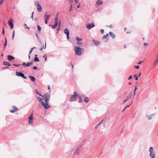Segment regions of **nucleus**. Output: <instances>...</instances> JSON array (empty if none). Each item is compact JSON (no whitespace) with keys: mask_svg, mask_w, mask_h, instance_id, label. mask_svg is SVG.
I'll return each instance as SVG.
<instances>
[{"mask_svg":"<svg viewBox=\"0 0 158 158\" xmlns=\"http://www.w3.org/2000/svg\"><path fill=\"white\" fill-rule=\"evenodd\" d=\"M38 33V32L37 31H36L35 32V35H36V36L37 37V40H38L39 42L40 43H41V41L40 40V38H39V36L38 35V34H37Z\"/></svg>","mask_w":158,"mask_h":158,"instance_id":"nucleus-18","label":"nucleus"},{"mask_svg":"<svg viewBox=\"0 0 158 158\" xmlns=\"http://www.w3.org/2000/svg\"><path fill=\"white\" fill-rule=\"evenodd\" d=\"M95 26V25L94 23H92V24L88 23L86 25V28L89 30L91 29L92 28Z\"/></svg>","mask_w":158,"mask_h":158,"instance_id":"nucleus-6","label":"nucleus"},{"mask_svg":"<svg viewBox=\"0 0 158 158\" xmlns=\"http://www.w3.org/2000/svg\"><path fill=\"white\" fill-rule=\"evenodd\" d=\"M154 114H152L150 115H147V117L148 118V120H150L152 119V116H153Z\"/></svg>","mask_w":158,"mask_h":158,"instance_id":"nucleus-24","label":"nucleus"},{"mask_svg":"<svg viewBox=\"0 0 158 158\" xmlns=\"http://www.w3.org/2000/svg\"><path fill=\"white\" fill-rule=\"evenodd\" d=\"M41 103L42 106L46 109H48V105L46 104V106L44 102L42 101V99L39 97H37L36 98Z\"/></svg>","mask_w":158,"mask_h":158,"instance_id":"nucleus-3","label":"nucleus"},{"mask_svg":"<svg viewBox=\"0 0 158 158\" xmlns=\"http://www.w3.org/2000/svg\"><path fill=\"white\" fill-rule=\"evenodd\" d=\"M35 92L37 94H38L40 96H42V95L39 93V91H38L37 90V89L35 90Z\"/></svg>","mask_w":158,"mask_h":158,"instance_id":"nucleus-31","label":"nucleus"},{"mask_svg":"<svg viewBox=\"0 0 158 158\" xmlns=\"http://www.w3.org/2000/svg\"><path fill=\"white\" fill-rule=\"evenodd\" d=\"M108 37V34H107L106 35H104L103 36L102 39H107Z\"/></svg>","mask_w":158,"mask_h":158,"instance_id":"nucleus-23","label":"nucleus"},{"mask_svg":"<svg viewBox=\"0 0 158 158\" xmlns=\"http://www.w3.org/2000/svg\"><path fill=\"white\" fill-rule=\"evenodd\" d=\"M83 144L84 143L82 142V143L79 144L77 146L80 148L82 146Z\"/></svg>","mask_w":158,"mask_h":158,"instance_id":"nucleus-28","label":"nucleus"},{"mask_svg":"<svg viewBox=\"0 0 158 158\" xmlns=\"http://www.w3.org/2000/svg\"><path fill=\"white\" fill-rule=\"evenodd\" d=\"M46 47V42L45 41V44L44 49H45Z\"/></svg>","mask_w":158,"mask_h":158,"instance_id":"nucleus-61","label":"nucleus"},{"mask_svg":"<svg viewBox=\"0 0 158 158\" xmlns=\"http://www.w3.org/2000/svg\"><path fill=\"white\" fill-rule=\"evenodd\" d=\"M137 89V86H136L135 87L134 90L135 91V90Z\"/></svg>","mask_w":158,"mask_h":158,"instance_id":"nucleus-63","label":"nucleus"},{"mask_svg":"<svg viewBox=\"0 0 158 158\" xmlns=\"http://www.w3.org/2000/svg\"><path fill=\"white\" fill-rule=\"evenodd\" d=\"M2 34L3 35H4L5 34L4 28H3V31H2Z\"/></svg>","mask_w":158,"mask_h":158,"instance_id":"nucleus-50","label":"nucleus"},{"mask_svg":"<svg viewBox=\"0 0 158 158\" xmlns=\"http://www.w3.org/2000/svg\"><path fill=\"white\" fill-rule=\"evenodd\" d=\"M43 57L45 59V61H46L47 60V55L46 54H45V55H44L43 56Z\"/></svg>","mask_w":158,"mask_h":158,"instance_id":"nucleus-34","label":"nucleus"},{"mask_svg":"<svg viewBox=\"0 0 158 158\" xmlns=\"http://www.w3.org/2000/svg\"><path fill=\"white\" fill-rule=\"evenodd\" d=\"M15 73L16 75L18 76L21 77L25 79H26L27 78V77L25 76L24 74L21 72H16Z\"/></svg>","mask_w":158,"mask_h":158,"instance_id":"nucleus-5","label":"nucleus"},{"mask_svg":"<svg viewBox=\"0 0 158 158\" xmlns=\"http://www.w3.org/2000/svg\"><path fill=\"white\" fill-rule=\"evenodd\" d=\"M60 27H59L57 29V34L58 33L59 31H60Z\"/></svg>","mask_w":158,"mask_h":158,"instance_id":"nucleus-46","label":"nucleus"},{"mask_svg":"<svg viewBox=\"0 0 158 158\" xmlns=\"http://www.w3.org/2000/svg\"><path fill=\"white\" fill-rule=\"evenodd\" d=\"M80 149V148L78 147L77 146L75 150L74 153H77L78 154H79V152L78 151Z\"/></svg>","mask_w":158,"mask_h":158,"instance_id":"nucleus-16","label":"nucleus"},{"mask_svg":"<svg viewBox=\"0 0 158 158\" xmlns=\"http://www.w3.org/2000/svg\"><path fill=\"white\" fill-rule=\"evenodd\" d=\"M50 96L49 94L48 93H46L43 96H42V101H43V100H44L45 101V102H44V103H45L46 105L45 106H46V104L48 105V109L50 107V106L48 104V102Z\"/></svg>","mask_w":158,"mask_h":158,"instance_id":"nucleus-1","label":"nucleus"},{"mask_svg":"<svg viewBox=\"0 0 158 158\" xmlns=\"http://www.w3.org/2000/svg\"><path fill=\"white\" fill-rule=\"evenodd\" d=\"M67 38L68 40H69V34L67 35Z\"/></svg>","mask_w":158,"mask_h":158,"instance_id":"nucleus-57","label":"nucleus"},{"mask_svg":"<svg viewBox=\"0 0 158 158\" xmlns=\"http://www.w3.org/2000/svg\"><path fill=\"white\" fill-rule=\"evenodd\" d=\"M13 21V19L12 18H10L9 21H8L9 25L11 29H12L13 28V24L12 22Z\"/></svg>","mask_w":158,"mask_h":158,"instance_id":"nucleus-7","label":"nucleus"},{"mask_svg":"<svg viewBox=\"0 0 158 158\" xmlns=\"http://www.w3.org/2000/svg\"><path fill=\"white\" fill-rule=\"evenodd\" d=\"M149 152H154V151H153V148L152 147H150V148L149 150Z\"/></svg>","mask_w":158,"mask_h":158,"instance_id":"nucleus-25","label":"nucleus"},{"mask_svg":"<svg viewBox=\"0 0 158 158\" xmlns=\"http://www.w3.org/2000/svg\"><path fill=\"white\" fill-rule=\"evenodd\" d=\"M74 50L76 54L79 56H81L84 51L83 48L78 47L76 46H74Z\"/></svg>","mask_w":158,"mask_h":158,"instance_id":"nucleus-2","label":"nucleus"},{"mask_svg":"<svg viewBox=\"0 0 158 158\" xmlns=\"http://www.w3.org/2000/svg\"><path fill=\"white\" fill-rule=\"evenodd\" d=\"M7 57L8 60L10 61H11L13 60H14L15 59V58L14 57L12 56L11 55H8L7 56Z\"/></svg>","mask_w":158,"mask_h":158,"instance_id":"nucleus-12","label":"nucleus"},{"mask_svg":"<svg viewBox=\"0 0 158 158\" xmlns=\"http://www.w3.org/2000/svg\"><path fill=\"white\" fill-rule=\"evenodd\" d=\"M7 43L5 42V43L4 44V48H5L6 46Z\"/></svg>","mask_w":158,"mask_h":158,"instance_id":"nucleus-51","label":"nucleus"},{"mask_svg":"<svg viewBox=\"0 0 158 158\" xmlns=\"http://www.w3.org/2000/svg\"><path fill=\"white\" fill-rule=\"evenodd\" d=\"M30 64L31 63H30V62H27L26 64V66L27 67H28L30 65Z\"/></svg>","mask_w":158,"mask_h":158,"instance_id":"nucleus-41","label":"nucleus"},{"mask_svg":"<svg viewBox=\"0 0 158 158\" xmlns=\"http://www.w3.org/2000/svg\"><path fill=\"white\" fill-rule=\"evenodd\" d=\"M132 76L131 75H130L128 78V80H130L132 78Z\"/></svg>","mask_w":158,"mask_h":158,"instance_id":"nucleus-52","label":"nucleus"},{"mask_svg":"<svg viewBox=\"0 0 158 158\" xmlns=\"http://www.w3.org/2000/svg\"><path fill=\"white\" fill-rule=\"evenodd\" d=\"M48 20V19H45V23L46 24H47Z\"/></svg>","mask_w":158,"mask_h":158,"instance_id":"nucleus-45","label":"nucleus"},{"mask_svg":"<svg viewBox=\"0 0 158 158\" xmlns=\"http://www.w3.org/2000/svg\"><path fill=\"white\" fill-rule=\"evenodd\" d=\"M79 0H75V2L76 3L78 2Z\"/></svg>","mask_w":158,"mask_h":158,"instance_id":"nucleus-64","label":"nucleus"},{"mask_svg":"<svg viewBox=\"0 0 158 158\" xmlns=\"http://www.w3.org/2000/svg\"><path fill=\"white\" fill-rule=\"evenodd\" d=\"M13 65L15 66L18 67L20 65V64H14Z\"/></svg>","mask_w":158,"mask_h":158,"instance_id":"nucleus-38","label":"nucleus"},{"mask_svg":"<svg viewBox=\"0 0 158 158\" xmlns=\"http://www.w3.org/2000/svg\"><path fill=\"white\" fill-rule=\"evenodd\" d=\"M29 77L30 80L33 82H35V78L34 76H29Z\"/></svg>","mask_w":158,"mask_h":158,"instance_id":"nucleus-17","label":"nucleus"},{"mask_svg":"<svg viewBox=\"0 0 158 158\" xmlns=\"http://www.w3.org/2000/svg\"><path fill=\"white\" fill-rule=\"evenodd\" d=\"M143 45H144V46H148V43H144V44Z\"/></svg>","mask_w":158,"mask_h":158,"instance_id":"nucleus-48","label":"nucleus"},{"mask_svg":"<svg viewBox=\"0 0 158 158\" xmlns=\"http://www.w3.org/2000/svg\"><path fill=\"white\" fill-rule=\"evenodd\" d=\"M134 67L136 68V69H138L139 67V66L138 65H137V66H136V65H135L134 66Z\"/></svg>","mask_w":158,"mask_h":158,"instance_id":"nucleus-43","label":"nucleus"},{"mask_svg":"<svg viewBox=\"0 0 158 158\" xmlns=\"http://www.w3.org/2000/svg\"><path fill=\"white\" fill-rule=\"evenodd\" d=\"M143 61H140L139 63H138V64H141L142 63H143Z\"/></svg>","mask_w":158,"mask_h":158,"instance_id":"nucleus-49","label":"nucleus"},{"mask_svg":"<svg viewBox=\"0 0 158 158\" xmlns=\"http://www.w3.org/2000/svg\"><path fill=\"white\" fill-rule=\"evenodd\" d=\"M35 4L36 6L37 10H41V7L38 1H35Z\"/></svg>","mask_w":158,"mask_h":158,"instance_id":"nucleus-8","label":"nucleus"},{"mask_svg":"<svg viewBox=\"0 0 158 158\" xmlns=\"http://www.w3.org/2000/svg\"><path fill=\"white\" fill-rule=\"evenodd\" d=\"M108 27L110 28H112L113 27V26L112 24H111Z\"/></svg>","mask_w":158,"mask_h":158,"instance_id":"nucleus-62","label":"nucleus"},{"mask_svg":"<svg viewBox=\"0 0 158 158\" xmlns=\"http://www.w3.org/2000/svg\"><path fill=\"white\" fill-rule=\"evenodd\" d=\"M3 0H1L0 1V5L3 3Z\"/></svg>","mask_w":158,"mask_h":158,"instance_id":"nucleus-60","label":"nucleus"},{"mask_svg":"<svg viewBox=\"0 0 158 158\" xmlns=\"http://www.w3.org/2000/svg\"><path fill=\"white\" fill-rule=\"evenodd\" d=\"M155 152H150L149 156L151 158H155Z\"/></svg>","mask_w":158,"mask_h":158,"instance_id":"nucleus-11","label":"nucleus"},{"mask_svg":"<svg viewBox=\"0 0 158 158\" xmlns=\"http://www.w3.org/2000/svg\"><path fill=\"white\" fill-rule=\"evenodd\" d=\"M76 40H77L78 41H80V39L78 37H77L76 38Z\"/></svg>","mask_w":158,"mask_h":158,"instance_id":"nucleus-47","label":"nucleus"},{"mask_svg":"<svg viewBox=\"0 0 158 158\" xmlns=\"http://www.w3.org/2000/svg\"><path fill=\"white\" fill-rule=\"evenodd\" d=\"M84 101L86 103H87L89 102V98L88 97H86L85 98Z\"/></svg>","mask_w":158,"mask_h":158,"instance_id":"nucleus-27","label":"nucleus"},{"mask_svg":"<svg viewBox=\"0 0 158 158\" xmlns=\"http://www.w3.org/2000/svg\"><path fill=\"white\" fill-rule=\"evenodd\" d=\"M92 42L96 46H98L100 44L99 41H96L94 40H93Z\"/></svg>","mask_w":158,"mask_h":158,"instance_id":"nucleus-13","label":"nucleus"},{"mask_svg":"<svg viewBox=\"0 0 158 158\" xmlns=\"http://www.w3.org/2000/svg\"><path fill=\"white\" fill-rule=\"evenodd\" d=\"M103 3V2L102 0H98L96 2V4L99 6L101 5H102Z\"/></svg>","mask_w":158,"mask_h":158,"instance_id":"nucleus-10","label":"nucleus"},{"mask_svg":"<svg viewBox=\"0 0 158 158\" xmlns=\"http://www.w3.org/2000/svg\"><path fill=\"white\" fill-rule=\"evenodd\" d=\"M24 25L25 27V28H28L29 29H30V28L28 27L27 26V24H24Z\"/></svg>","mask_w":158,"mask_h":158,"instance_id":"nucleus-39","label":"nucleus"},{"mask_svg":"<svg viewBox=\"0 0 158 158\" xmlns=\"http://www.w3.org/2000/svg\"><path fill=\"white\" fill-rule=\"evenodd\" d=\"M58 18L56 17L55 19V23H58Z\"/></svg>","mask_w":158,"mask_h":158,"instance_id":"nucleus-35","label":"nucleus"},{"mask_svg":"<svg viewBox=\"0 0 158 158\" xmlns=\"http://www.w3.org/2000/svg\"><path fill=\"white\" fill-rule=\"evenodd\" d=\"M34 61L35 62V61H37L39 62V59L37 57H35L34 59Z\"/></svg>","mask_w":158,"mask_h":158,"instance_id":"nucleus-26","label":"nucleus"},{"mask_svg":"<svg viewBox=\"0 0 158 158\" xmlns=\"http://www.w3.org/2000/svg\"><path fill=\"white\" fill-rule=\"evenodd\" d=\"M109 34L110 36L112 38L114 39L115 38V35L114 34H113L112 32L110 31L109 32Z\"/></svg>","mask_w":158,"mask_h":158,"instance_id":"nucleus-15","label":"nucleus"},{"mask_svg":"<svg viewBox=\"0 0 158 158\" xmlns=\"http://www.w3.org/2000/svg\"><path fill=\"white\" fill-rule=\"evenodd\" d=\"M130 105H127L125 107V109H126V108L129 107L130 106Z\"/></svg>","mask_w":158,"mask_h":158,"instance_id":"nucleus-54","label":"nucleus"},{"mask_svg":"<svg viewBox=\"0 0 158 158\" xmlns=\"http://www.w3.org/2000/svg\"><path fill=\"white\" fill-rule=\"evenodd\" d=\"M33 14H34V12H33L32 13L31 16V18H32V20H33Z\"/></svg>","mask_w":158,"mask_h":158,"instance_id":"nucleus-58","label":"nucleus"},{"mask_svg":"<svg viewBox=\"0 0 158 158\" xmlns=\"http://www.w3.org/2000/svg\"><path fill=\"white\" fill-rule=\"evenodd\" d=\"M77 96L78 97V98L79 99V103L82 102V98H81V95H79Z\"/></svg>","mask_w":158,"mask_h":158,"instance_id":"nucleus-22","label":"nucleus"},{"mask_svg":"<svg viewBox=\"0 0 158 158\" xmlns=\"http://www.w3.org/2000/svg\"><path fill=\"white\" fill-rule=\"evenodd\" d=\"M58 23H55L52 26V29H55V28L56 27H57V25H58Z\"/></svg>","mask_w":158,"mask_h":158,"instance_id":"nucleus-21","label":"nucleus"},{"mask_svg":"<svg viewBox=\"0 0 158 158\" xmlns=\"http://www.w3.org/2000/svg\"><path fill=\"white\" fill-rule=\"evenodd\" d=\"M15 31H14L13 32V34H12V40H13V39H14V36H15Z\"/></svg>","mask_w":158,"mask_h":158,"instance_id":"nucleus-36","label":"nucleus"},{"mask_svg":"<svg viewBox=\"0 0 158 158\" xmlns=\"http://www.w3.org/2000/svg\"><path fill=\"white\" fill-rule=\"evenodd\" d=\"M3 64L5 65L8 66H10L11 65L9 62L5 61L3 62Z\"/></svg>","mask_w":158,"mask_h":158,"instance_id":"nucleus-20","label":"nucleus"},{"mask_svg":"<svg viewBox=\"0 0 158 158\" xmlns=\"http://www.w3.org/2000/svg\"><path fill=\"white\" fill-rule=\"evenodd\" d=\"M50 14H48L47 12H46L44 15L45 19H49V18L50 17Z\"/></svg>","mask_w":158,"mask_h":158,"instance_id":"nucleus-14","label":"nucleus"},{"mask_svg":"<svg viewBox=\"0 0 158 158\" xmlns=\"http://www.w3.org/2000/svg\"><path fill=\"white\" fill-rule=\"evenodd\" d=\"M37 27L38 28V31H39L40 32L41 30V27L40 26L38 25H37Z\"/></svg>","mask_w":158,"mask_h":158,"instance_id":"nucleus-30","label":"nucleus"},{"mask_svg":"<svg viewBox=\"0 0 158 158\" xmlns=\"http://www.w3.org/2000/svg\"><path fill=\"white\" fill-rule=\"evenodd\" d=\"M36 48V47H33V48H32L30 50V51H29V54H31V52H32V51L34 49H35V48Z\"/></svg>","mask_w":158,"mask_h":158,"instance_id":"nucleus-29","label":"nucleus"},{"mask_svg":"<svg viewBox=\"0 0 158 158\" xmlns=\"http://www.w3.org/2000/svg\"><path fill=\"white\" fill-rule=\"evenodd\" d=\"M100 31L102 34H103L104 33V30L101 29L100 30Z\"/></svg>","mask_w":158,"mask_h":158,"instance_id":"nucleus-44","label":"nucleus"},{"mask_svg":"<svg viewBox=\"0 0 158 158\" xmlns=\"http://www.w3.org/2000/svg\"><path fill=\"white\" fill-rule=\"evenodd\" d=\"M64 33L65 34H66V35L69 34V31L68 29L67 28H66L65 29L64 31Z\"/></svg>","mask_w":158,"mask_h":158,"instance_id":"nucleus-19","label":"nucleus"},{"mask_svg":"<svg viewBox=\"0 0 158 158\" xmlns=\"http://www.w3.org/2000/svg\"><path fill=\"white\" fill-rule=\"evenodd\" d=\"M73 9V7L72 4H71V7H70V9H69V10H72V9Z\"/></svg>","mask_w":158,"mask_h":158,"instance_id":"nucleus-42","label":"nucleus"},{"mask_svg":"<svg viewBox=\"0 0 158 158\" xmlns=\"http://www.w3.org/2000/svg\"><path fill=\"white\" fill-rule=\"evenodd\" d=\"M29 123L30 124H32L33 123V120H29Z\"/></svg>","mask_w":158,"mask_h":158,"instance_id":"nucleus-37","label":"nucleus"},{"mask_svg":"<svg viewBox=\"0 0 158 158\" xmlns=\"http://www.w3.org/2000/svg\"><path fill=\"white\" fill-rule=\"evenodd\" d=\"M29 120H33V116L32 114H31L29 117Z\"/></svg>","mask_w":158,"mask_h":158,"instance_id":"nucleus-33","label":"nucleus"},{"mask_svg":"<svg viewBox=\"0 0 158 158\" xmlns=\"http://www.w3.org/2000/svg\"><path fill=\"white\" fill-rule=\"evenodd\" d=\"M103 121V120H102L101 122H100L97 125L98 126H99V125H100L101 123Z\"/></svg>","mask_w":158,"mask_h":158,"instance_id":"nucleus-59","label":"nucleus"},{"mask_svg":"<svg viewBox=\"0 0 158 158\" xmlns=\"http://www.w3.org/2000/svg\"><path fill=\"white\" fill-rule=\"evenodd\" d=\"M22 65L23 66H26V64L25 62H23L22 64Z\"/></svg>","mask_w":158,"mask_h":158,"instance_id":"nucleus-55","label":"nucleus"},{"mask_svg":"<svg viewBox=\"0 0 158 158\" xmlns=\"http://www.w3.org/2000/svg\"><path fill=\"white\" fill-rule=\"evenodd\" d=\"M78 96V94L77 92H74L73 95H70V101L72 102L75 101Z\"/></svg>","mask_w":158,"mask_h":158,"instance_id":"nucleus-4","label":"nucleus"},{"mask_svg":"<svg viewBox=\"0 0 158 158\" xmlns=\"http://www.w3.org/2000/svg\"><path fill=\"white\" fill-rule=\"evenodd\" d=\"M158 62V60L156 59V60H155L154 63L153 65H156L157 63Z\"/></svg>","mask_w":158,"mask_h":158,"instance_id":"nucleus-32","label":"nucleus"},{"mask_svg":"<svg viewBox=\"0 0 158 158\" xmlns=\"http://www.w3.org/2000/svg\"><path fill=\"white\" fill-rule=\"evenodd\" d=\"M12 107L13 109V110H10V111L12 113H14L17 111L18 110V108L15 106H13Z\"/></svg>","mask_w":158,"mask_h":158,"instance_id":"nucleus-9","label":"nucleus"},{"mask_svg":"<svg viewBox=\"0 0 158 158\" xmlns=\"http://www.w3.org/2000/svg\"><path fill=\"white\" fill-rule=\"evenodd\" d=\"M60 24H61L60 21H60H59V23H58V26H59V27H60Z\"/></svg>","mask_w":158,"mask_h":158,"instance_id":"nucleus-56","label":"nucleus"},{"mask_svg":"<svg viewBox=\"0 0 158 158\" xmlns=\"http://www.w3.org/2000/svg\"><path fill=\"white\" fill-rule=\"evenodd\" d=\"M33 69H37V67L36 66H34L33 67Z\"/></svg>","mask_w":158,"mask_h":158,"instance_id":"nucleus-53","label":"nucleus"},{"mask_svg":"<svg viewBox=\"0 0 158 158\" xmlns=\"http://www.w3.org/2000/svg\"><path fill=\"white\" fill-rule=\"evenodd\" d=\"M77 44L79 45H81L82 44V43L79 41H78L77 42Z\"/></svg>","mask_w":158,"mask_h":158,"instance_id":"nucleus-40","label":"nucleus"}]
</instances>
